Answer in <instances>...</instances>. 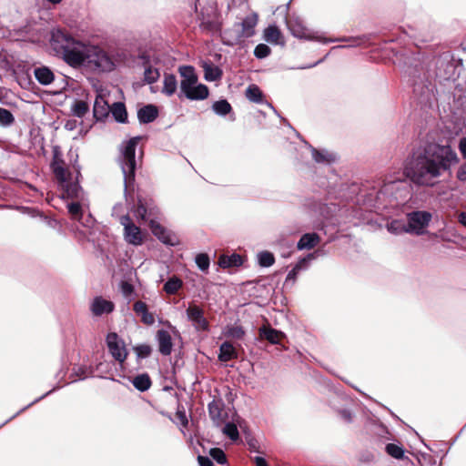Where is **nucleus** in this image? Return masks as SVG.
I'll return each instance as SVG.
<instances>
[{"instance_id":"f8f14e48","label":"nucleus","mask_w":466,"mask_h":466,"mask_svg":"<svg viewBox=\"0 0 466 466\" xmlns=\"http://www.w3.org/2000/svg\"><path fill=\"white\" fill-rule=\"evenodd\" d=\"M187 318L191 320L196 329H206L208 328V321L203 316V310L196 305H190L187 309Z\"/></svg>"},{"instance_id":"052dcab7","label":"nucleus","mask_w":466,"mask_h":466,"mask_svg":"<svg viewBox=\"0 0 466 466\" xmlns=\"http://www.w3.org/2000/svg\"><path fill=\"white\" fill-rule=\"evenodd\" d=\"M299 268H300V267H299V266H297V267L294 268L293 272H290V273L288 275L287 279H289L293 278V275L295 274V271H296V270H298V269H299Z\"/></svg>"},{"instance_id":"c85d7f7f","label":"nucleus","mask_w":466,"mask_h":466,"mask_svg":"<svg viewBox=\"0 0 466 466\" xmlns=\"http://www.w3.org/2000/svg\"><path fill=\"white\" fill-rule=\"evenodd\" d=\"M86 200L76 199L67 204V209L73 219L80 221L82 218V207Z\"/></svg>"},{"instance_id":"e2e57ef3","label":"nucleus","mask_w":466,"mask_h":466,"mask_svg":"<svg viewBox=\"0 0 466 466\" xmlns=\"http://www.w3.org/2000/svg\"><path fill=\"white\" fill-rule=\"evenodd\" d=\"M248 444L251 449L256 450L255 443L253 441H250Z\"/></svg>"},{"instance_id":"c9c22d12","label":"nucleus","mask_w":466,"mask_h":466,"mask_svg":"<svg viewBox=\"0 0 466 466\" xmlns=\"http://www.w3.org/2000/svg\"><path fill=\"white\" fill-rule=\"evenodd\" d=\"M133 385L139 390L144 391L149 389L151 381L147 374L137 376L133 380Z\"/></svg>"},{"instance_id":"bf43d9fd","label":"nucleus","mask_w":466,"mask_h":466,"mask_svg":"<svg viewBox=\"0 0 466 466\" xmlns=\"http://www.w3.org/2000/svg\"><path fill=\"white\" fill-rule=\"evenodd\" d=\"M198 268H199L202 272H207V271H208V268L209 264H198Z\"/></svg>"},{"instance_id":"774afa93","label":"nucleus","mask_w":466,"mask_h":466,"mask_svg":"<svg viewBox=\"0 0 466 466\" xmlns=\"http://www.w3.org/2000/svg\"><path fill=\"white\" fill-rule=\"evenodd\" d=\"M292 247H293V243H289V248H292Z\"/></svg>"},{"instance_id":"0eeeda50","label":"nucleus","mask_w":466,"mask_h":466,"mask_svg":"<svg viewBox=\"0 0 466 466\" xmlns=\"http://www.w3.org/2000/svg\"><path fill=\"white\" fill-rule=\"evenodd\" d=\"M136 216L142 220H149V227L154 234L162 243L168 246L178 244L177 236L169 229L163 227L158 221L147 216V210L143 204H139L136 209Z\"/></svg>"},{"instance_id":"a19ab883","label":"nucleus","mask_w":466,"mask_h":466,"mask_svg":"<svg viewBox=\"0 0 466 466\" xmlns=\"http://www.w3.org/2000/svg\"><path fill=\"white\" fill-rule=\"evenodd\" d=\"M222 432L228 436L232 441H236L238 438V431L235 423H227L222 429Z\"/></svg>"},{"instance_id":"5701e85b","label":"nucleus","mask_w":466,"mask_h":466,"mask_svg":"<svg viewBox=\"0 0 466 466\" xmlns=\"http://www.w3.org/2000/svg\"><path fill=\"white\" fill-rule=\"evenodd\" d=\"M263 38L266 42L273 45H283L281 32L276 25H268L264 30Z\"/></svg>"},{"instance_id":"9b49d317","label":"nucleus","mask_w":466,"mask_h":466,"mask_svg":"<svg viewBox=\"0 0 466 466\" xmlns=\"http://www.w3.org/2000/svg\"><path fill=\"white\" fill-rule=\"evenodd\" d=\"M110 106L105 97L101 95L96 96L94 106L93 116L96 121L105 120L110 113Z\"/></svg>"},{"instance_id":"0e129e2a","label":"nucleus","mask_w":466,"mask_h":466,"mask_svg":"<svg viewBox=\"0 0 466 466\" xmlns=\"http://www.w3.org/2000/svg\"><path fill=\"white\" fill-rule=\"evenodd\" d=\"M220 266H223V268H228L231 266L232 264L227 263V264H219Z\"/></svg>"},{"instance_id":"473e14b6","label":"nucleus","mask_w":466,"mask_h":466,"mask_svg":"<svg viewBox=\"0 0 466 466\" xmlns=\"http://www.w3.org/2000/svg\"><path fill=\"white\" fill-rule=\"evenodd\" d=\"M73 116L82 118L88 111L89 106L86 101L76 100L71 106Z\"/></svg>"},{"instance_id":"4be33fe9","label":"nucleus","mask_w":466,"mask_h":466,"mask_svg":"<svg viewBox=\"0 0 466 466\" xmlns=\"http://www.w3.org/2000/svg\"><path fill=\"white\" fill-rule=\"evenodd\" d=\"M319 242V237L317 233H306L299 238L297 248L299 250L310 249L316 247Z\"/></svg>"},{"instance_id":"bb28decb","label":"nucleus","mask_w":466,"mask_h":466,"mask_svg":"<svg viewBox=\"0 0 466 466\" xmlns=\"http://www.w3.org/2000/svg\"><path fill=\"white\" fill-rule=\"evenodd\" d=\"M177 89V81L174 75L167 74L164 76L163 80V88L162 93L167 95V96H171L176 93Z\"/></svg>"},{"instance_id":"603ef678","label":"nucleus","mask_w":466,"mask_h":466,"mask_svg":"<svg viewBox=\"0 0 466 466\" xmlns=\"http://www.w3.org/2000/svg\"><path fill=\"white\" fill-rule=\"evenodd\" d=\"M457 177L461 181H466V163L458 170Z\"/></svg>"},{"instance_id":"a878e982","label":"nucleus","mask_w":466,"mask_h":466,"mask_svg":"<svg viewBox=\"0 0 466 466\" xmlns=\"http://www.w3.org/2000/svg\"><path fill=\"white\" fill-rule=\"evenodd\" d=\"M110 112L115 120L119 123H126L127 120V112L126 106L121 102H115L110 107Z\"/></svg>"},{"instance_id":"8fccbe9b","label":"nucleus","mask_w":466,"mask_h":466,"mask_svg":"<svg viewBox=\"0 0 466 466\" xmlns=\"http://www.w3.org/2000/svg\"><path fill=\"white\" fill-rule=\"evenodd\" d=\"M176 417L183 427H187L188 421L184 411L177 410L176 413Z\"/></svg>"},{"instance_id":"423d86ee","label":"nucleus","mask_w":466,"mask_h":466,"mask_svg":"<svg viewBox=\"0 0 466 466\" xmlns=\"http://www.w3.org/2000/svg\"><path fill=\"white\" fill-rule=\"evenodd\" d=\"M83 49L81 52L83 57L79 63V67L86 63L94 69L103 72H109L114 69V62L102 48L84 44Z\"/></svg>"},{"instance_id":"dca6fc26","label":"nucleus","mask_w":466,"mask_h":466,"mask_svg":"<svg viewBox=\"0 0 466 466\" xmlns=\"http://www.w3.org/2000/svg\"><path fill=\"white\" fill-rule=\"evenodd\" d=\"M157 339L160 353L163 355H169L173 347L170 334L167 330L160 329L157 332Z\"/></svg>"},{"instance_id":"4d7b16f0","label":"nucleus","mask_w":466,"mask_h":466,"mask_svg":"<svg viewBox=\"0 0 466 466\" xmlns=\"http://www.w3.org/2000/svg\"><path fill=\"white\" fill-rule=\"evenodd\" d=\"M254 461L257 466H268L267 461L262 457H255Z\"/></svg>"},{"instance_id":"79ce46f5","label":"nucleus","mask_w":466,"mask_h":466,"mask_svg":"<svg viewBox=\"0 0 466 466\" xmlns=\"http://www.w3.org/2000/svg\"><path fill=\"white\" fill-rule=\"evenodd\" d=\"M270 48L265 44H258L254 50V56L258 59H263L270 55Z\"/></svg>"},{"instance_id":"6ab92c4d","label":"nucleus","mask_w":466,"mask_h":466,"mask_svg":"<svg viewBox=\"0 0 466 466\" xmlns=\"http://www.w3.org/2000/svg\"><path fill=\"white\" fill-rule=\"evenodd\" d=\"M133 309L137 316L140 317L141 321L146 325H152L155 322L154 315L148 311L147 306L143 301H137Z\"/></svg>"},{"instance_id":"f03ea898","label":"nucleus","mask_w":466,"mask_h":466,"mask_svg":"<svg viewBox=\"0 0 466 466\" xmlns=\"http://www.w3.org/2000/svg\"><path fill=\"white\" fill-rule=\"evenodd\" d=\"M49 44L55 54L72 67H79L84 43L75 39L66 30L56 27L50 32Z\"/></svg>"},{"instance_id":"13d9d810","label":"nucleus","mask_w":466,"mask_h":466,"mask_svg":"<svg viewBox=\"0 0 466 466\" xmlns=\"http://www.w3.org/2000/svg\"><path fill=\"white\" fill-rule=\"evenodd\" d=\"M458 220L461 225L466 227V212H461L458 215Z\"/></svg>"},{"instance_id":"338daca9","label":"nucleus","mask_w":466,"mask_h":466,"mask_svg":"<svg viewBox=\"0 0 466 466\" xmlns=\"http://www.w3.org/2000/svg\"><path fill=\"white\" fill-rule=\"evenodd\" d=\"M299 262L305 263V262H307V260L305 258H303V259H300Z\"/></svg>"},{"instance_id":"f704fd0d","label":"nucleus","mask_w":466,"mask_h":466,"mask_svg":"<svg viewBox=\"0 0 466 466\" xmlns=\"http://www.w3.org/2000/svg\"><path fill=\"white\" fill-rule=\"evenodd\" d=\"M246 96L252 102L260 103L262 101L263 95L257 86L251 85L246 90Z\"/></svg>"},{"instance_id":"4468645a","label":"nucleus","mask_w":466,"mask_h":466,"mask_svg":"<svg viewBox=\"0 0 466 466\" xmlns=\"http://www.w3.org/2000/svg\"><path fill=\"white\" fill-rule=\"evenodd\" d=\"M114 309V304L110 300L105 299L101 297L94 299L91 304V310L94 315L100 316L102 314H107L112 312Z\"/></svg>"},{"instance_id":"58836bf2","label":"nucleus","mask_w":466,"mask_h":466,"mask_svg":"<svg viewBox=\"0 0 466 466\" xmlns=\"http://www.w3.org/2000/svg\"><path fill=\"white\" fill-rule=\"evenodd\" d=\"M182 281L177 278L170 279L164 286V289L168 294L176 293L181 287Z\"/></svg>"},{"instance_id":"f3484780","label":"nucleus","mask_w":466,"mask_h":466,"mask_svg":"<svg viewBox=\"0 0 466 466\" xmlns=\"http://www.w3.org/2000/svg\"><path fill=\"white\" fill-rule=\"evenodd\" d=\"M51 167L53 169V172L56 176V177L60 182H66V177H68L69 173L66 170V168L64 167V161L59 157L57 152H55L53 161L51 163Z\"/></svg>"},{"instance_id":"39448f33","label":"nucleus","mask_w":466,"mask_h":466,"mask_svg":"<svg viewBox=\"0 0 466 466\" xmlns=\"http://www.w3.org/2000/svg\"><path fill=\"white\" fill-rule=\"evenodd\" d=\"M287 25H288V27H289L291 35L299 39L319 41V42H321L324 44L339 42V41L353 42L352 44H350L349 46H333L332 49L344 48L347 46H357L359 45L358 39H356V38H351V37L325 38V37H322L321 35H319L318 34V32H314V31L309 29L308 27H306L303 21L299 17L289 19L287 22Z\"/></svg>"},{"instance_id":"2f4dec72","label":"nucleus","mask_w":466,"mask_h":466,"mask_svg":"<svg viewBox=\"0 0 466 466\" xmlns=\"http://www.w3.org/2000/svg\"><path fill=\"white\" fill-rule=\"evenodd\" d=\"M212 110L218 116H224L231 112L232 107H231V105L227 100L221 99V100L216 101L212 105Z\"/></svg>"},{"instance_id":"09e8293b","label":"nucleus","mask_w":466,"mask_h":466,"mask_svg":"<svg viewBox=\"0 0 466 466\" xmlns=\"http://www.w3.org/2000/svg\"><path fill=\"white\" fill-rule=\"evenodd\" d=\"M121 291L126 298L130 299V297L134 293V288L128 282L123 281L121 283Z\"/></svg>"},{"instance_id":"ddd939ff","label":"nucleus","mask_w":466,"mask_h":466,"mask_svg":"<svg viewBox=\"0 0 466 466\" xmlns=\"http://www.w3.org/2000/svg\"><path fill=\"white\" fill-rule=\"evenodd\" d=\"M400 187L408 193V188L402 180H389L384 183L379 193L382 195L390 194L392 198L398 199V194L401 195Z\"/></svg>"},{"instance_id":"b1692460","label":"nucleus","mask_w":466,"mask_h":466,"mask_svg":"<svg viewBox=\"0 0 466 466\" xmlns=\"http://www.w3.org/2000/svg\"><path fill=\"white\" fill-rule=\"evenodd\" d=\"M311 150L312 158L319 164H330L335 160V156L327 150H318L309 146Z\"/></svg>"},{"instance_id":"cd10ccee","label":"nucleus","mask_w":466,"mask_h":466,"mask_svg":"<svg viewBox=\"0 0 466 466\" xmlns=\"http://www.w3.org/2000/svg\"><path fill=\"white\" fill-rule=\"evenodd\" d=\"M219 355H218V359L221 360V361H228L230 360H233L235 358H237V352H236V350L235 348L233 347V345L229 342H224L221 346H220V350H219Z\"/></svg>"},{"instance_id":"37998d69","label":"nucleus","mask_w":466,"mask_h":466,"mask_svg":"<svg viewBox=\"0 0 466 466\" xmlns=\"http://www.w3.org/2000/svg\"><path fill=\"white\" fill-rule=\"evenodd\" d=\"M386 451L396 459H400L403 456L404 451L400 446L390 443L386 446Z\"/></svg>"},{"instance_id":"49530a36","label":"nucleus","mask_w":466,"mask_h":466,"mask_svg":"<svg viewBox=\"0 0 466 466\" xmlns=\"http://www.w3.org/2000/svg\"><path fill=\"white\" fill-rule=\"evenodd\" d=\"M217 262H243L240 255L233 253L231 256L222 254Z\"/></svg>"},{"instance_id":"4c0bfd02","label":"nucleus","mask_w":466,"mask_h":466,"mask_svg":"<svg viewBox=\"0 0 466 466\" xmlns=\"http://www.w3.org/2000/svg\"><path fill=\"white\" fill-rule=\"evenodd\" d=\"M159 71L152 66H147L144 72L145 81L148 84L155 83L159 78Z\"/></svg>"},{"instance_id":"6e6552de","label":"nucleus","mask_w":466,"mask_h":466,"mask_svg":"<svg viewBox=\"0 0 466 466\" xmlns=\"http://www.w3.org/2000/svg\"><path fill=\"white\" fill-rule=\"evenodd\" d=\"M431 214L428 211H412L407 214V227L409 233L422 235L431 220Z\"/></svg>"},{"instance_id":"72a5a7b5","label":"nucleus","mask_w":466,"mask_h":466,"mask_svg":"<svg viewBox=\"0 0 466 466\" xmlns=\"http://www.w3.org/2000/svg\"><path fill=\"white\" fill-rule=\"evenodd\" d=\"M204 76L208 81H216L221 77V71L212 65L204 66Z\"/></svg>"},{"instance_id":"aec40b11","label":"nucleus","mask_w":466,"mask_h":466,"mask_svg":"<svg viewBox=\"0 0 466 466\" xmlns=\"http://www.w3.org/2000/svg\"><path fill=\"white\" fill-rule=\"evenodd\" d=\"M157 108L153 105L145 106L137 111V118L140 123L144 124L153 122L157 117Z\"/></svg>"},{"instance_id":"864d4df0","label":"nucleus","mask_w":466,"mask_h":466,"mask_svg":"<svg viewBox=\"0 0 466 466\" xmlns=\"http://www.w3.org/2000/svg\"><path fill=\"white\" fill-rule=\"evenodd\" d=\"M195 262H210V258L207 253H199L196 256Z\"/></svg>"},{"instance_id":"393cba45","label":"nucleus","mask_w":466,"mask_h":466,"mask_svg":"<svg viewBox=\"0 0 466 466\" xmlns=\"http://www.w3.org/2000/svg\"><path fill=\"white\" fill-rule=\"evenodd\" d=\"M258 23V15L252 14L245 17L241 23L242 35L246 37L252 36L254 35V27Z\"/></svg>"},{"instance_id":"680f3d73","label":"nucleus","mask_w":466,"mask_h":466,"mask_svg":"<svg viewBox=\"0 0 466 466\" xmlns=\"http://www.w3.org/2000/svg\"><path fill=\"white\" fill-rule=\"evenodd\" d=\"M47 2L53 4V5H57L59 4L62 0H46Z\"/></svg>"},{"instance_id":"a211bd4d","label":"nucleus","mask_w":466,"mask_h":466,"mask_svg":"<svg viewBox=\"0 0 466 466\" xmlns=\"http://www.w3.org/2000/svg\"><path fill=\"white\" fill-rule=\"evenodd\" d=\"M34 75L38 83L43 86H48L55 80L53 71L46 66L35 67L34 69Z\"/></svg>"},{"instance_id":"7c9ffc66","label":"nucleus","mask_w":466,"mask_h":466,"mask_svg":"<svg viewBox=\"0 0 466 466\" xmlns=\"http://www.w3.org/2000/svg\"><path fill=\"white\" fill-rule=\"evenodd\" d=\"M387 228L389 232L395 235L409 233L407 223L402 220H392L391 222L387 224Z\"/></svg>"},{"instance_id":"a18cd8bd","label":"nucleus","mask_w":466,"mask_h":466,"mask_svg":"<svg viewBox=\"0 0 466 466\" xmlns=\"http://www.w3.org/2000/svg\"><path fill=\"white\" fill-rule=\"evenodd\" d=\"M134 350L139 358H147L151 353L150 346L146 344L138 345Z\"/></svg>"},{"instance_id":"6e6d98bb","label":"nucleus","mask_w":466,"mask_h":466,"mask_svg":"<svg viewBox=\"0 0 466 466\" xmlns=\"http://www.w3.org/2000/svg\"><path fill=\"white\" fill-rule=\"evenodd\" d=\"M459 149L462 157L466 159V137H462L459 143Z\"/></svg>"},{"instance_id":"69168bd1","label":"nucleus","mask_w":466,"mask_h":466,"mask_svg":"<svg viewBox=\"0 0 466 466\" xmlns=\"http://www.w3.org/2000/svg\"><path fill=\"white\" fill-rule=\"evenodd\" d=\"M281 256H282V258H288V256H287L285 253H282V254H281Z\"/></svg>"},{"instance_id":"f257e3e1","label":"nucleus","mask_w":466,"mask_h":466,"mask_svg":"<svg viewBox=\"0 0 466 466\" xmlns=\"http://www.w3.org/2000/svg\"><path fill=\"white\" fill-rule=\"evenodd\" d=\"M459 163L455 150L449 145L428 143L414 150L409 158L404 173L415 185L433 187L446 172Z\"/></svg>"},{"instance_id":"5fc2aeb1","label":"nucleus","mask_w":466,"mask_h":466,"mask_svg":"<svg viewBox=\"0 0 466 466\" xmlns=\"http://www.w3.org/2000/svg\"><path fill=\"white\" fill-rule=\"evenodd\" d=\"M198 460L200 466H213V462L208 457L198 456Z\"/></svg>"},{"instance_id":"412c9836","label":"nucleus","mask_w":466,"mask_h":466,"mask_svg":"<svg viewBox=\"0 0 466 466\" xmlns=\"http://www.w3.org/2000/svg\"><path fill=\"white\" fill-rule=\"evenodd\" d=\"M259 336L272 344H278L285 337L284 333L264 325L259 329Z\"/></svg>"},{"instance_id":"e433bc0d","label":"nucleus","mask_w":466,"mask_h":466,"mask_svg":"<svg viewBox=\"0 0 466 466\" xmlns=\"http://www.w3.org/2000/svg\"><path fill=\"white\" fill-rule=\"evenodd\" d=\"M15 122L13 114L3 107H0V126L9 127Z\"/></svg>"},{"instance_id":"3c124183","label":"nucleus","mask_w":466,"mask_h":466,"mask_svg":"<svg viewBox=\"0 0 466 466\" xmlns=\"http://www.w3.org/2000/svg\"><path fill=\"white\" fill-rule=\"evenodd\" d=\"M64 127L66 130L72 131L76 128L77 121L76 119H68L65 122Z\"/></svg>"},{"instance_id":"ea45409f","label":"nucleus","mask_w":466,"mask_h":466,"mask_svg":"<svg viewBox=\"0 0 466 466\" xmlns=\"http://www.w3.org/2000/svg\"><path fill=\"white\" fill-rule=\"evenodd\" d=\"M225 336L234 339H241L245 332L240 326H230L228 327L224 332Z\"/></svg>"},{"instance_id":"7ed1b4c3","label":"nucleus","mask_w":466,"mask_h":466,"mask_svg":"<svg viewBox=\"0 0 466 466\" xmlns=\"http://www.w3.org/2000/svg\"><path fill=\"white\" fill-rule=\"evenodd\" d=\"M141 137H134L121 147L119 158L120 167L124 176L125 197L127 200L134 191L135 171L137 167L136 148Z\"/></svg>"},{"instance_id":"c756f323","label":"nucleus","mask_w":466,"mask_h":466,"mask_svg":"<svg viewBox=\"0 0 466 466\" xmlns=\"http://www.w3.org/2000/svg\"><path fill=\"white\" fill-rule=\"evenodd\" d=\"M208 410L211 419L217 425H219L224 421L223 410L218 402L213 401L210 403Z\"/></svg>"},{"instance_id":"9d476101","label":"nucleus","mask_w":466,"mask_h":466,"mask_svg":"<svg viewBox=\"0 0 466 466\" xmlns=\"http://www.w3.org/2000/svg\"><path fill=\"white\" fill-rule=\"evenodd\" d=\"M106 344L112 356L123 362L127 356L124 343L118 339L116 333H109L106 337Z\"/></svg>"},{"instance_id":"1a4fd4ad","label":"nucleus","mask_w":466,"mask_h":466,"mask_svg":"<svg viewBox=\"0 0 466 466\" xmlns=\"http://www.w3.org/2000/svg\"><path fill=\"white\" fill-rule=\"evenodd\" d=\"M119 222L124 228V238L129 244L137 246L143 242V234L139 227L136 226L128 215L119 218Z\"/></svg>"},{"instance_id":"20e7f679","label":"nucleus","mask_w":466,"mask_h":466,"mask_svg":"<svg viewBox=\"0 0 466 466\" xmlns=\"http://www.w3.org/2000/svg\"><path fill=\"white\" fill-rule=\"evenodd\" d=\"M182 77L180 81V94L189 100H202L208 96V88L203 84H198V76L191 66H182L178 68Z\"/></svg>"},{"instance_id":"2eb2a0df","label":"nucleus","mask_w":466,"mask_h":466,"mask_svg":"<svg viewBox=\"0 0 466 466\" xmlns=\"http://www.w3.org/2000/svg\"><path fill=\"white\" fill-rule=\"evenodd\" d=\"M61 187L64 189V195L72 199L86 200L84 192L81 187L77 183L69 182L67 179L66 182H60Z\"/></svg>"},{"instance_id":"c03bdc74","label":"nucleus","mask_w":466,"mask_h":466,"mask_svg":"<svg viewBox=\"0 0 466 466\" xmlns=\"http://www.w3.org/2000/svg\"><path fill=\"white\" fill-rule=\"evenodd\" d=\"M209 455L215 460L217 462L220 464H224L226 462V455L224 451L218 448L211 449L209 451Z\"/></svg>"},{"instance_id":"de8ad7c7","label":"nucleus","mask_w":466,"mask_h":466,"mask_svg":"<svg viewBox=\"0 0 466 466\" xmlns=\"http://www.w3.org/2000/svg\"><path fill=\"white\" fill-rule=\"evenodd\" d=\"M258 262H275L274 255L268 251H262L258 254Z\"/></svg>"}]
</instances>
